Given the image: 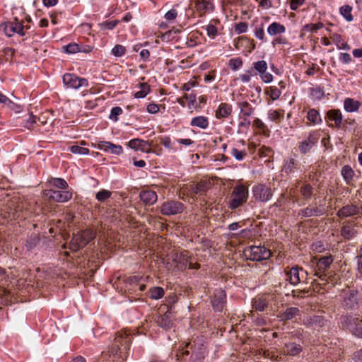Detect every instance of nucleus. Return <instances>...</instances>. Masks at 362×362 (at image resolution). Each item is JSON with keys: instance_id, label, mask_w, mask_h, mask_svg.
Returning a JSON list of instances; mask_svg holds the SVG:
<instances>
[{"instance_id": "f257e3e1", "label": "nucleus", "mask_w": 362, "mask_h": 362, "mask_svg": "<svg viewBox=\"0 0 362 362\" xmlns=\"http://www.w3.org/2000/svg\"><path fill=\"white\" fill-rule=\"evenodd\" d=\"M131 337L126 332H120L116 334L111 346V353L115 357L121 358L119 362H124L127 358V351L129 349Z\"/></svg>"}, {"instance_id": "f03ea898", "label": "nucleus", "mask_w": 362, "mask_h": 362, "mask_svg": "<svg viewBox=\"0 0 362 362\" xmlns=\"http://www.w3.org/2000/svg\"><path fill=\"white\" fill-rule=\"evenodd\" d=\"M95 231L92 229L78 231L77 233L74 234L69 243V248L72 251L76 252L85 247L89 242L95 239Z\"/></svg>"}, {"instance_id": "7ed1b4c3", "label": "nucleus", "mask_w": 362, "mask_h": 362, "mask_svg": "<svg viewBox=\"0 0 362 362\" xmlns=\"http://www.w3.org/2000/svg\"><path fill=\"white\" fill-rule=\"evenodd\" d=\"M248 198V189L243 185L235 186L230 194L228 206L230 209H235L245 203Z\"/></svg>"}, {"instance_id": "20e7f679", "label": "nucleus", "mask_w": 362, "mask_h": 362, "mask_svg": "<svg viewBox=\"0 0 362 362\" xmlns=\"http://www.w3.org/2000/svg\"><path fill=\"white\" fill-rule=\"evenodd\" d=\"M173 261L177 270H185L186 268L198 269L200 267L199 264L192 262V257L187 251L175 253L173 257Z\"/></svg>"}, {"instance_id": "39448f33", "label": "nucleus", "mask_w": 362, "mask_h": 362, "mask_svg": "<svg viewBox=\"0 0 362 362\" xmlns=\"http://www.w3.org/2000/svg\"><path fill=\"white\" fill-rule=\"evenodd\" d=\"M245 256L251 261L260 262L268 259L272 255L270 250L264 246H250L244 250Z\"/></svg>"}, {"instance_id": "423d86ee", "label": "nucleus", "mask_w": 362, "mask_h": 362, "mask_svg": "<svg viewBox=\"0 0 362 362\" xmlns=\"http://www.w3.org/2000/svg\"><path fill=\"white\" fill-rule=\"evenodd\" d=\"M341 323L354 335L362 337V317L356 316H343Z\"/></svg>"}, {"instance_id": "0eeeda50", "label": "nucleus", "mask_w": 362, "mask_h": 362, "mask_svg": "<svg viewBox=\"0 0 362 362\" xmlns=\"http://www.w3.org/2000/svg\"><path fill=\"white\" fill-rule=\"evenodd\" d=\"M185 209L184 204L178 201L168 200L163 202L160 207V212L163 216H174L181 214Z\"/></svg>"}, {"instance_id": "6e6552de", "label": "nucleus", "mask_w": 362, "mask_h": 362, "mask_svg": "<svg viewBox=\"0 0 362 362\" xmlns=\"http://www.w3.org/2000/svg\"><path fill=\"white\" fill-rule=\"evenodd\" d=\"M211 183L208 180H200L197 183H192L187 186L184 190L188 193L192 198L195 196H202L206 194L207 191L211 188Z\"/></svg>"}, {"instance_id": "1a4fd4ad", "label": "nucleus", "mask_w": 362, "mask_h": 362, "mask_svg": "<svg viewBox=\"0 0 362 362\" xmlns=\"http://www.w3.org/2000/svg\"><path fill=\"white\" fill-rule=\"evenodd\" d=\"M63 83L67 88L74 89L80 87H87L88 85L87 79L81 78L74 74H65L63 76Z\"/></svg>"}, {"instance_id": "9d476101", "label": "nucleus", "mask_w": 362, "mask_h": 362, "mask_svg": "<svg viewBox=\"0 0 362 362\" xmlns=\"http://www.w3.org/2000/svg\"><path fill=\"white\" fill-rule=\"evenodd\" d=\"M337 215L340 218L362 215V206L360 204H349L341 208Z\"/></svg>"}, {"instance_id": "9b49d317", "label": "nucleus", "mask_w": 362, "mask_h": 362, "mask_svg": "<svg viewBox=\"0 0 362 362\" xmlns=\"http://www.w3.org/2000/svg\"><path fill=\"white\" fill-rule=\"evenodd\" d=\"M252 192L254 198L262 202L269 201L272 197L271 188L262 184L255 186Z\"/></svg>"}, {"instance_id": "f8f14e48", "label": "nucleus", "mask_w": 362, "mask_h": 362, "mask_svg": "<svg viewBox=\"0 0 362 362\" xmlns=\"http://www.w3.org/2000/svg\"><path fill=\"white\" fill-rule=\"evenodd\" d=\"M45 194L49 199L56 202H65L72 198V193L68 190L46 189Z\"/></svg>"}, {"instance_id": "ddd939ff", "label": "nucleus", "mask_w": 362, "mask_h": 362, "mask_svg": "<svg viewBox=\"0 0 362 362\" xmlns=\"http://www.w3.org/2000/svg\"><path fill=\"white\" fill-rule=\"evenodd\" d=\"M23 28L24 26L23 23L18 21L16 18L14 21L5 23L4 30L5 34L8 37L13 36L15 33H18L21 36H24L25 33L23 31Z\"/></svg>"}, {"instance_id": "4468645a", "label": "nucleus", "mask_w": 362, "mask_h": 362, "mask_svg": "<svg viewBox=\"0 0 362 362\" xmlns=\"http://www.w3.org/2000/svg\"><path fill=\"white\" fill-rule=\"evenodd\" d=\"M304 274L306 275L307 272L303 269L298 267H293L289 272H286V281H288L291 284L296 286L301 281Z\"/></svg>"}, {"instance_id": "2eb2a0df", "label": "nucleus", "mask_w": 362, "mask_h": 362, "mask_svg": "<svg viewBox=\"0 0 362 362\" xmlns=\"http://www.w3.org/2000/svg\"><path fill=\"white\" fill-rule=\"evenodd\" d=\"M356 226L357 223L354 221L344 222L341 228V235L346 240L355 238L358 234V230L355 228Z\"/></svg>"}, {"instance_id": "dca6fc26", "label": "nucleus", "mask_w": 362, "mask_h": 362, "mask_svg": "<svg viewBox=\"0 0 362 362\" xmlns=\"http://www.w3.org/2000/svg\"><path fill=\"white\" fill-rule=\"evenodd\" d=\"M333 261L334 258L331 255L320 257L317 262V271L315 272V275L323 280L325 274H322L321 272H324L329 268Z\"/></svg>"}, {"instance_id": "f3484780", "label": "nucleus", "mask_w": 362, "mask_h": 362, "mask_svg": "<svg viewBox=\"0 0 362 362\" xmlns=\"http://www.w3.org/2000/svg\"><path fill=\"white\" fill-rule=\"evenodd\" d=\"M226 293L221 289L216 290L214 297L211 300V304L214 309L221 312L223 310L226 304Z\"/></svg>"}, {"instance_id": "a211bd4d", "label": "nucleus", "mask_w": 362, "mask_h": 362, "mask_svg": "<svg viewBox=\"0 0 362 362\" xmlns=\"http://www.w3.org/2000/svg\"><path fill=\"white\" fill-rule=\"evenodd\" d=\"M170 313L168 311L163 315L158 313L153 316V320L158 325V326L168 330L173 326V322L170 319Z\"/></svg>"}, {"instance_id": "6ab92c4d", "label": "nucleus", "mask_w": 362, "mask_h": 362, "mask_svg": "<svg viewBox=\"0 0 362 362\" xmlns=\"http://www.w3.org/2000/svg\"><path fill=\"white\" fill-rule=\"evenodd\" d=\"M97 146L100 150L110 151L116 155H119L123 152V149L121 146L114 144L109 141H100L97 144Z\"/></svg>"}, {"instance_id": "aec40b11", "label": "nucleus", "mask_w": 362, "mask_h": 362, "mask_svg": "<svg viewBox=\"0 0 362 362\" xmlns=\"http://www.w3.org/2000/svg\"><path fill=\"white\" fill-rule=\"evenodd\" d=\"M128 146L133 149L140 150L142 152L149 153L151 151L150 144L148 141H146L139 139H132L129 141Z\"/></svg>"}, {"instance_id": "412c9836", "label": "nucleus", "mask_w": 362, "mask_h": 362, "mask_svg": "<svg viewBox=\"0 0 362 362\" xmlns=\"http://www.w3.org/2000/svg\"><path fill=\"white\" fill-rule=\"evenodd\" d=\"M140 199L146 205H153L158 200L156 192L153 190H143L139 194Z\"/></svg>"}, {"instance_id": "4be33fe9", "label": "nucleus", "mask_w": 362, "mask_h": 362, "mask_svg": "<svg viewBox=\"0 0 362 362\" xmlns=\"http://www.w3.org/2000/svg\"><path fill=\"white\" fill-rule=\"evenodd\" d=\"M317 141V139L310 134L307 139L300 143L299 150L300 153L303 154L308 153Z\"/></svg>"}, {"instance_id": "5701e85b", "label": "nucleus", "mask_w": 362, "mask_h": 362, "mask_svg": "<svg viewBox=\"0 0 362 362\" xmlns=\"http://www.w3.org/2000/svg\"><path fill=\"white\" fill-rule=\"evenodd\" d=\"M195 8L201 15L214 10V5L209 0H197Z\"/></svg>"}, {"instance_id": "b1692460", "label": "nucleus", "mask_w": 362, "mask_h": 362, "mask_svg": "<svg viewBox=\"0 0 362 362\" xmlns=\"http://www.w3.org/2000/svg\"><path fill=\"white\" fill-rule=\"evenodd\" d=\"M327 115L330 121L334 122V124H329L330 127H340L342 122V115L339 110H331L327 112Z\"/></svg>"}, {"instance_id": "393cba45", "label": "nucleus", "mask_w": 362, "mask_h": 362, "mask_svg": "<svg viewBox=\"0 0 362 362\" xmlns=\"http://www.w3.org/2000/svg\"><path fill=\"white\" fill-rule=\"evenodd\" d=\"M303 350L301 345L295 342H288L285 344L284 347V351L285 354L289 356H297Z\"/></svg>"}, {"instance_id": "a878e982", "label": "nucleus", "mask_w": 362, "mask_h": 362, "mask_svg": "<svg viewBox=\"0 0 362 362\" xmlns=\"http://www.w3.org/2000/svg\"><path fill=\"white\" fill-rule=\"evenodd\" d=\"M231 112V105L226 103H222L219 105L217 110L216 111V117L218 119L226 118L230 115Z\"/></svg>"}, {"instance_id": "bb28decb", "label": "nucleus", "mask_w": 362, "mask_h": 362, "mask_svg": "<svg viewBox=\"0 0 362 362\" xmlns=\"http://www.w3.org/2000/svg\"><path fill=\"white\" fill-rule=\"evenodd\" d=\"M16 207H19V205L16 201H9L6 206V218L9 219H16L18 218V215L17 212L15 211Z\"/></svg>"}, {"instance_id": "cd10ccee", "label": "nucleus", "mask_w": 362, "mask_h": 362, "mask_svg": "<svg viewBox=\"0 0 362 362\" xmlns=\"http://www.w3.org/2000/svg\"><path fill=\"white\" fill-rule=\"evenodd\" d=\"M12 201H16L18 202L19 207H16V211L18 215V218L24 217L25 218L26 214L28 211V203L26 201L21 200L19 197H14L11 199Z\"/></svg>"}, {"instance_id": "c85d7f7f", "label": "nucleus", "mask_w": 362, "mask_h": 362, "mask_svg": "<svg viewBox=\"0 0 362 362\" xmlns=\"http://www.w3.org/2000/svg\"><path fill=\"white\" fill-rule=\"evenodd\" d=\"M300 315V310L298 308L290 307L288 308L280 316L282 320H290Z\"/></svg>"}, {"instance_id": "c756f323", "label": "nucleus", "mask_w": 362, "mask_h": 362, "mask_svg": "<svg viewBox=\"0 0 362 362\" xmlns=\"http://www.w3.org/2000/svg\"><path fill=\"white\" fill-rule=\"evenodd\" d=\"M191 126L201 129H206L209 126V119L204 116H198L192 119Z\"/></svg>"}, {"instance_id": "7c9ffc66", "label": "nucleus", "mask_w": 362, "mask_h": 362, "mask_svg": "<svg viewBox=\"0 0 362 362\" xmlns=\"http://www.w3.org/2000/svg\"><path fill=\"white\" fill-rule=\"evenodd\" d=\"M286 31L284 25L279 23L274 22L267 28V33L270 35H276L284 33Z\"/></svg>"}, {"instance_id": "2f4dec72", "label": "nucleus", "mask_w": 362, "mask_h": 362, "mask_svg": "<svg viewBox=\"0 0 362 362\" xmlns=\"http://www.w3.org/2000/svg\"><path fill=\"white\" fill-rule=\"evenodd\" d=\"M344 108L347 112H355L357 111L361 105V103L358 100H355L352 98H346L344 100Z\"/></svg>"}, {"instance_id": "473e14b6", "label": "nucleus", "mask_w": 362, "mask_h": 362, "mask_svg": "<svg viewBox=\"0 0 362 362\" xmlns=\"http://www.w3.org/2000/svg\"><path fill=\"white\" fill-rule=\"evenodd\" d=\"M331 39L336 44L338 49L347 50L350 49V46L342 40V37L339 34L334 33L331 36Z\"/></svg>"}, {"instance_id": "72a5a7b5", "label": "nucleus", "mask_w": 362, "mask_h": 362, "mask_svg": "<svg viewBox=\"0 0 362 362\" xmlns=\"http://www.w3.org/2000/svg\"><path fill=\"white\" fill-rule=\"evenodd\" d=\"M341 173L347 184H349L352 181L354 171L349 165H344L341 169Z\"/></svg>"}, {"instance_id": "f704fd0d", "label": "nucleus", "mask_w": 362, "mask_h": 362, "mask_svg": "<svg viewBox=\"0 0 362 362\" xmlns=\"http://www.w3.org/2000/svg\"><path fill=\"white\" fill-rule=\"evenodd\" d=\"M253 308L259 311H264L268 305V301L263 297H257L254 299Z\"/></svg>"}, {"instance_id": "c9c22d12", "label": "nucleus", "mask_w": 362, "mask_h": 362, "mask_svg": "<svg viewBox=\"0 0 362 362\" xmlns=\"http://www.w3.org/2000/svg\"><path fill=\"white\" fill-rule=\"evenodd\" d=\"M307 119L313 124H317L322 121L319 112L315 109H311L308 112Z\"/></svg>"}, {"instance_id": "e433bc0d", "label": "nucleus", "mask_w": 362, "mask_h": 362, "mask_svg": "<svg viewBox=\"0 0 362 362\" xmlns=\"http://www.w3.org/2000/svg\"><path fill=\"white\" fill-rule=\"evenodd\" d=\"M141 90L134 93V98H143L150 92V87L146 83H141L139 84Z\"/></svg>"}, {"instance_id": "4c0bfd02", "label": "nucleus", "mask_w": 362, "mask_h": 362, "mask_svg": "<svg viewBox=\"0 0 362 362\" xmlns=\"http://www.w3.org/2000/svg\"><path fill=\"white\" fill-rule=\"evenodd\" d=\"M239 106L241 113L245 116H251L254 112V109L247 101L240 103Z\"/></svg>"}, {"instance_id": "58836bf2", "label": "nucleus", "mask_w": 362, "mask_h": 362, "mask_svg": "<svg viewBox=\"0 0 362 362\" xmlns=\"http://www.w3.org/2000/svg\"><path fill=\"white\" fill-rule=\"evenodd\" d=\"M265 93L269 95L273 100H277L281 95V90L275 87L270 86L265 90Z\"/></svg>"}, {"instance_id": "ea45409f", "label": "nucleus", "mask_w": 362, "mask_h": 362, "mask_svg": "<svg viewBox=\"0 0 362 362\" xmlns=\"http://www.w3.org/2000/svg\"><path fill=\"white\" fill-rule=\"evenodd\" d=\"M352 7L349 5H344L340 8V13L344 16V18L349 22H351L353 20V16L351 15Z\"/></svg>"}, {"instance_id": "a19ab883", "label": "nucleus", "mask_w": 362, "mask_h": 362, "mask_svg": "<svg viewBox=\"0 0 362 362\" xmlns=\"http://www.w3.org/2000/svg\"><path fill=\"white\" fill-rule=\"evenodd\" d=\"M112 192L107 189H102L96 193L95 198L98 202H104L112 195Z\"/></svg>"}, {"instance_id": "79ce46f5", "label": "nucleus", "mask_w": 362, "mask_h": 362, "mask_svg": "<svg viewBox=\"0 0 362 362\" xmlns=\"http://www.w3.org/2000/svg\"><path fill=\"white\" fill-rule=\"evenodd\" d=\"M164 296V290L161 287H153L150 289V297L152 299H160Z\"/></svg>"}, {"instance_id": "37998d69", "label": "nucleus", "mask_w": 362, "mask_h": 362, "mask_svg": "<svg viewBox=\"0 0 362 362\" xmlns=\"http://www.w3.org/2000/svg\"><path fill=\"white\" fill-rule=\"evenodd\" d=\"M297 164V161L294 158H290L284 164L283 170L286 173H291L293 172V170L296 168Z\"/></svg>"}, {"instance_id": "c03bdc74", "label": "nucleus", "mask_w": 362, "mask_h": 362, "mask_svg": "<svg viewBox=\"0 0 362 362\" xmlns=\"http://www.w3.org/2000/svg\"><path fill=\"white\" fill-rule=\"evenodd\" d=\"M300 194L305 199H309L313 194V187L310 185H303L300 189Z\"/></svg>"}, {"instance_id": "a18cd8bd", "label": "nucleus", "mask_w": 362, "mask_h": 362, "mask_svg": "<svg viewBox=\"0 0 362 362\" xmlns=\"http://www.w3.org/2000/svg\"><path fill=\"white\" fill-rule=\"evenodd\" d=\"M324 27V25L322 23H318L316 24L309 23L306 24L303 26V30L307 32H313L316 33L317 30L319 29H321Z\"/></svg>"}, {"instance_id": "49530a36", "label": "nucleus", "mask_w": 362, "mask_h": 362, "mask_svg": "<svg viewBox=\"0 0 362 362\" xmlns=\"http://www.w3.org/2000/svg\"><path fill=\"white\" fill-rule=\"evenodd\" d=\"M228 65L233 71H236L243 66V60L240 57L230 59Z\"/></svg>"}, {"instance_id": "de8ad7c7", "label": "nucleus", "mask_w": 362, "mask_h": 362, "mask_svg": "<svg viewBox=\"0 0 362 362\" xmlns=\"http://www.w3.org/2000/svg\"><path fill=\"white\" fill-rule=\"evenodd\" d=\"M52 183L59 189H66L68 187L67 182L62 178H54Z\"/></svg>"}, {"instance_id": "09e8293b", "label": "nucleus", "mask_w": 362, "mask_h": 362, "mask_svg": "<svg viewBox=\"0 0 362 362\" xmlns=\"http://www.w3.org/2000/svg\"><path fill=\"white\" fill-rule=\"evenodd\" d=\"M71 153L80 155H86L89 153L88 148L81 147L79 146L74 145L70 147Z\"/></svg>"}, {"instance_id": "8fccbe9b", "label": "nucleus", "mask_w": 362, "mask_h": 362, "mask_svg": "<svg viewBox=\"0 0 362 362\" xmlns=\"http://www.w3.org/2000/svg\"><path fill=\"white\" fill-rule=\"evenodd\" d=\"M126 48L121 45H117L112 49V54L115 57H122L125 54Z\"/></svg>"}, {"instance_id": "3c124183", "label": "nucleus", "mask_w": 362, "mask_h": 362, "mask_svg": "<svg viewBox=\"0 0 362 362\" xmlns=\"http://www.w3.org/2000/svg\"><path fill=\"white\" fill-rule=\"evenodd\" d=\"M254 68L259 73L265 72L267 69V62L264 60L258 61L254 63Z\"/></svg>"}, {"instance_id": "603ef678", "label": "nucleus", "mask_w": 362, "mask_h": 362, "mask_svg": "<svg viewBox=\"0 0 362 362\" xmlns=\"http://www.w3.org/2000/svg\"><path fill=\"white\" fill-rule=\"evenodd\" d=\"M253 125L263 134H265V132L267 131V126L259 118H256L254 120Z\"/></svg>"}, {"instance_id": "864d4df0", "label": "nucleus", "mask_w": 362, "mask_h": 362, "mask_svg": "<svg viewBox=\"0 0 362 362\" xmlns=\"http://www.w3.org/2000/svg\"><path fill=\"white\" fill-rule=\"evenodd\" d=\"M204 28V27H203ZM205 30L207 33V35L211 37H214L218 34V30L216 26L212 24H209L205 27Z\"/></svg>"}, {"instance_id": "5fc2aeb1", "label": "nucleus", "mask_w": 362, "mask_h": 362, "mask_svg": "<svg viewBox=\"0 0 362 362\" xmlns=\"http://www.w3.org/2000/svg\"><path fill=\"white\" fill-rule=\"evenodd\" d=\"M117 23L118 21H105L100 23V26L103 30H112L117 25Z\"/></svg>"}, {"instance_id": "6e6d98bb", "label": "nucleus", "mask_w": 362, "mask_h": 362, "mask_svg": "<svg viewBox=\"0 0 362 362\" xmlns=\"http://www.w3.org/2000/svg\"><path fill=\"white\" fill-rule=\"evenodd\" d=\"M231 154L235 157L236 160H242L244 157L247 155L245 151H239L237 148H233Z\"/></svg>"}, {"instance_id": "4d7b16f0", "label": "nucleus", "mask_w": 362, "mask_h": 362, "mask_svg": "<svg viewBox=\"0 0 362 362\" xmlns=\"http://www.w3.org/2000/svg\"><path fill=\"white\" fill-rule=\"evenodd\" d=\"M122 113V110L119 107H115L111 110L110 118L114 121H117V116Z\"/></svg>"}, {"instance_id": "13d9d810", "label": "nucleus", "mask_w": 362, "mask_h": 362, "mask_svg": "<svg viewBox=\"0 0 362 362\" xmlns=\"http://www.w3.org/2000/svg\"><path fill=\"white\" fill-rule=\"evenodd\" d=\"M247 30V24L245 22H240L235 25V31L238 33H243Z\"/></svg>"}, {"instance_id": "bf43d9fd", "label": "nucleus", "mask_w": 362, "mask_h": 362, "mask_svg": "<svg viewBox=\"0 0 362 362\" xmlns=\"http://www.w3.org/2000/svg\"><path fill=\"white\" fill-rule=\"evenodd\" d=\"M312 208H313V206H309L306 207L305 209L300 210L298 211V215L302 216V217H311V216H313Z\"/></svg>"}, {"instance_id": "052dcab7", "label": "nucleus", "mask_w": 362, "mask_h": 362, "mask_svg": "<svg viewBox=\"0 0 362 362\" xmlns=\"http://www.w3.org/2000/svg\"><path fill=\"white\" fill-rule=\"evenodd\" d=\"M65 50L67 53L74 54L79 51V47L77 44H69L64 47Z\"/></svg>"}, {"instance_id": "680f3d73", "label": "nucleus", "mask_w": 362, "mask_h": 362, "mask_svg": "<svg viewBox=\"0 0 362 362\" xmlns=\"http://www.w3.org/2000/svg\"><path fill=\"white\" fill-rule=\"evenodd\" d=\"M177 16V12L175 9H171V10L168 11L165 15V18L168 21L174 20L176 18Z\"/></svg>"}, {"instance_id": "e2e57ef3", "label": "nucleus", "mask_w": 362, "mask_h": 362, "mask_svg": "<svg viewBox=\"0 0 362 362\" xmlns=\"http://www.w3.org/2000/svg\"><path fill=\"white\" fill-rule=\"evenodd\" d=\"M281 117V113L277 110L271 111L269 114V119L275 122H279Z\"/></svg>"}, {"instance_id": "0e129e2a", "label": "nucleus", "mask_w": 362, "mask_h": 362, "mask_svg": "<svg viewBox=\"0 0 362 362\" xmlns=\"http://www.w3.org/2000/svg\"><path fill=\"white\" fill-rule=\"evenodd\" d=\"M159 106L156 103H150L147 106V111L151 114H156L159 111Z\"/></svg>"}, {"instance_id": "69168bd1", "label": "nucleus", "mask_w": 362, "mask_h": 362, "mask_svg": "<svg viewBox=\"0 0 362 362\" xmlns=\"http://www.w3.org/2000/svg\"><path fill=\"white\" fill-rule=\"evenodd\" d=\"M0 104L4 105V106H10L12 105V101L6 95L0 93Z\"/></svg>"}, {"instance_id": "338daca9", "label": "nucleus", "mask_w": 362, "mask_h": 362, "mask_svg": "<svg viewBox=\"0 0 362 362\" xmlns=\"http://www.w3.org/2000/svg\"><path fill=\"white\" fill-rule=\"evenodd\" d=\"M261 78L264 83H270L273 80L272 75L266 71L261 74Z\"/></svg>"}, {"instance_id": "774afa93", "label": "nucleus", "mask_w": 362, "mask_h": 362, "mask_svg": "<svg viewBox=\"0 0 362 362\" xmlns=\"http://www.w3.org/2000/svg\"><path fill=\"white\" fill-rule=\"evenodd\" d=\"M357 262V267L362 266V246L357 250V255L356 256Z\"/></svg>"}]
</instances>
